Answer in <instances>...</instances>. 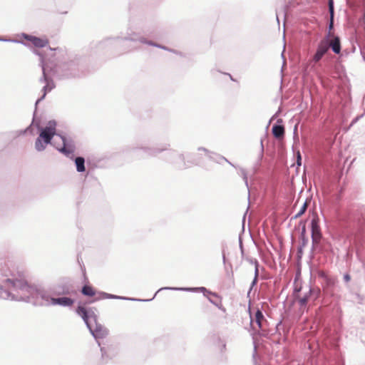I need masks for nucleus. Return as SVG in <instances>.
Returning <instances> with one entry per match:
<instances>
[{"instance_id": "nucleus-19", "label": "nucleus", "mask_w": 365, "mask_h": 365, "mask_svg": "<svg viewBox=\"0 0 365 365\" xmlns=\"http://www.w3.org/2000/svg\"><path fill=\"white\" fill-rule=\"evenodd\" d=\"M36 110H37V106H35V110H34V114H33V118H32V121H31V123L26 128H25L24 130H21L19 131V134L20 135H24V134H26V133H29L30 135H34V126H35L37 130H38V125H41V120L39 119H37L36 118Z\"/></svg>"}, {"instance_id": "nucleus-34", "label": "nucleus", "mask_w": 365, "mask_h": 365, "mask_svg": "<svg viewBox=\"0 0 365 365\" xmlns=\"http://www.w3.org/2000/svg\"><path fill=\"white\" fill-rule=\"evenodd\" d=\"M213 344L216 346H219L220 344H221L224 340L221 339V337L215 334H213L212 336Z\"/></svg>"}, {"instance_id": "nucleus-38", "label": "nucleus", "mask_w": 365, "mask_h": 365, "mask_svg": "<svg viewBox=\"0 0 365 365\" xmlns=\"http://www.w3.org/2000/svg\"><path fill=\"white\" fill-rule=\"evenodd\" d=\"M312 289L315 292H314L313 293H312V297L314 298V299H317V298L319 297L320 294H321V291L318 288H314L312 287Z\"/></svg>"}, {"instance_id": "nucleus-30", "label": "nucleus", "mask_w": 365, "mask_h": 365, "mask_svg": "<svg viewBox=\"0 0 365 365\" xmlns=\"http://www.w3.org/2000/svg\"><path fill=\"white\" fill-rule=\"evenodd\" d=\"M255 320L259 329H262V321L265 320L262 311L257 308L255 314Z\"/></svg>"}, {"instance_id": "nucleus-26", "label": "nucleus", "mask_w": 365, "mask_h": 365, "mask_svg": "<svg viewBox=\"0 0 365 365\" xmlns=\"http://www.w3.org/2000/svg\"><path fill=\"white\" fill-rule=\"evenodd\" d=\"M187 160L186 161L188 168L191 166H200L202 163V158L195 153H189L187 154Z\"/></svg>"}, {"instance_id": "nucleus-16", "label": "nucleus", "mask_w": 365, "mask_h": 365, "mask_svg": "<svg viewBox=\"0 0 365 365\" xmlns=\"http://www.w3.org/2000/svg\"><path fill=\"white\" fill-rule=\"evenodd\" d=\"M312 244H315L316 240L322 237L318 217H314L310 222Z\"/></svg>"}, {"instance_id": "nucleus-11", "label": "nucleus", "mask_w": 365, "mask_h": 365, "mask_svg": "<svg viewBox=\"0 0 365 365\" xmlns=\"http://www.w3.org/2000/svg\"><path fill=\"white\" fill-rule=\"evenodd\" d=\"M331 37L330 31H328L326 36L319 41L316 52L310 59L311 63H313L314 64L319 63L324 55L329 52V40Z\"/></svg>"}, {"instance_id": "nucleus-29", "label": "nucleus", "mask_w": 365, "mask_h": 365, "mask_svg": "<svg viewBox=\"0 0 365 365\" xmlns=\"http://www.w3.org/2000/svg\"><path fill=\"white\" fill-rule=\"evenodd\" d=\"M31 43L36 48H43L48 43V40L34 36Z\"/></svg>"}, {"instance_id": "nucleus-20", "label": "nucleus", "mask_w": 365, "mask_h": 365, "mask_svg": "<svg viewBox=\"0 0 365 365\" xmlns=\"http://www.w3.org/2000/svg\"><path fill=\"white\" fill-rule=\"evenodd\" d=\"M272 133L273 136L277 138H281L284 135V126L283 125L282 119L279 118L273 125L272 128Z\"/></svg>"}, {"instance_id": "nucleus-10", "label": "nucleus", "mask_w": 365, "mask_h": 365, "mask_svg": "<svg viewBox=\"0 0 365 365\" xmlns=\"http://www.w3.org/2000/svg\"><path fill=\"white\" fill-rule=\"evenodd\" d=\"M98 345L100 347L101 359L105 363L113 359L118 353V346L110 341H98Z\"/></svg>"}, {"instance_id": "nucleus-42", "label": "nucleus", "mask_w": 365, "mask_h": 365, "mask_svg": "<svg viewBox=\"0 0 365 365\" xmlns=\"http://www.w3.org/2000/svg\"><path fill=\"white\" fill-rule=\"evenodd\" d=\"M259 262L257 259H255V277L258 278L259 276Z\"/></svg>"}, {"instance_id": "nucleus-62", "label": "nucleus", "mask_w": 365, "mask_h": 365, "mask_svg": "<svg viewBox=\"0 0 365 365\" xmlns=\"http://www.w3.org/2000/svg\"><path fill=\"white\" fill-rule=\"evenodd\" d=\"M276 19H277V21L278 24H279V17H278L277 13L276 14Z\"/></svg>"}, {"instance_id": "nucleus-35", "label": "nucleus", "mask_w": 365, "mask_h": 365, "mask_svg": "<svg viewBox=\"0 0 365 365\" xmlns=\"http://www.w3.org/2000/svg\"><path fill=\"white\" fill-rule=\"evenodd\" d=\"M296 155V165L297 167H300L302 165V155L299 150L295 152Z\"/></svg>"}, {"instance_id": "nucleus-3", "label": "nucleus", "mask_w": 365, "mask_h": 365, "mask_svg": "<svg viewBox=\"0 0 365 365\" xmlns=\"http://www.w3.org/2000/svg\"><path fill=\"white\" fill-rule=\"evenodd\" d=\"M76 313L85 322L93 338L98 341L99 339L106 338L109 333L108 329L98 322V316L95 313L96 308L78 306Z\"/></svg>"}, {"instance_id": "nucleus-24", "label": "nucleus", "mask_w": 365, "mask_h": 365, "mask_svg": "<svg viewBox=\"0 0 365 365\" xmlns=\"http://www.w3.org/2000/svg\"><path fill=\"white\" fill-rule=\"evenodd\" d=\"M314 291L312 289V287H309V291L303 295V297H300L299 296L295 299L299 304L300 309H305L308 304V302L312 298V293Z\"/></svg>"}, {"instance_id": "nucleus-53", "label": "nucleus", "mask_w": 365, "mask_h": 365, "mask_svg": "<svg viewBox=\"0 0 365 365\" xmlns=\"http://www.w3.org/2000/svg\"><path fill=\"white\" fill-rule=\"evenodd\" d=\"M160 48L163 49V50H165V51H171V48H168V47H167L165 46H163V45L162 47H160Z\"/></svg>"}, {"instance_id": "nucleus-59", "label": "nucleus", "mask_w": 365, "mask_h": 365, "mask_svg": "<svg viewBox=\"0 0 365 365\" xmlns=\"http://www.w3.org/2000/svg\"><path fill=\"white\" fill-rule=\"evenodd\" d=\"M327 282L329 284H331L334 283V282L331 279H327Z\"/></svg>"}, {"instance_id": "nucleus-6", "label": "nucleus", "mask_w": 365, "mask_h": 365, "mask_svg": "<svg viewBox=\"0 0 365 365\" xmlns=\"http://www.w3.org/2000/svg\"><path fill=\"white\" fill-rule=\"evenodd\" d=\"M34 53L39 56L40 59V66L42 69V76L40 78L39 81L41 83H44L45 86L42 88L41 92L42 96L39 97L35 103V106L42 101L46 96L47 93L51 91L55 87V83L51 76V69L48 70V66L45 63V59L43 55L36 49H34Z\"/></svg>"}, {"instance_id": "nucleus-32", "label": "nucleus", "mask_w": 365, "mask_h": 365, "mask_svg": "<svg viewBox=\"0 0 365 365\" xmlns=\"http://www.w3.org/2000/svg\"><path fill=\"white\" fill-rule=\"evenodd\" d=\"M238 174L242 177V180L245 182V185L248 191V199L250 200V186L248 183V177H247V173L245 169L242 168H239V173Z\"/></svg>"}, {"instance_id": "nucleus-61", "label": "nucleus", "mask_w": 365, "mask_h": 365, "mask_svg": "<svg viewBox=\"0 0 365 365\" xmlns=\"http://www.w3.org/2000/svg\"><path fill=\"white\" fill-rule=\"evenodd\" d=\"M361 53L362 54L363 58L365 61V53H363L361 51Z\"/></svg>"}, {"instance_id": "nucleus-47", "label": "nucleus", "mask_w": 365, "mask_h": 365, "mask_svg": "<svg viewBox=\"0 0 365 365\" xmlns=\"http://www.w3.org/2000/svg\"><path fill=\"white\" fill-rule=\"evenodd\" d=\"M0 41H12V42H16V43H22L24 45H26L25 43H24L22 41H19V40H11V39H5L2 37H0Z\"/></svg>"}, {"instance_id": "nucleus-25", "label": "nucleus", "mask_w": 365, "mask_h": 365, "mask_svg": "<svg viewBox=\"0 0 365 365\" xmlns=\"http://www.w3.org/2000/svg\"><path fill=\"white\" fill-rule=\"evenodd\" d=\"M70 159L74 161L76 171L78 173H83L86 171V166H85V158L82 156H78L75 157L74 155H72L70 157Z\"/></svg>"}, {"instance_id": "nucleus-50", "label": "nucleus", "mask_w": 365, "mask_h": 365, "mask_svg": "<svg viewBox=\"0 0 365 365\" xmlns=\"http://www.w3.org/2000/svg\"><path fill=\"white\" fill-rule=\"evenodd\" d=\"M222 262L225 265V270H227V268L226 267L227 259H226L225 254V249H222Z\"/></svg>"}, {"instance_id": "nucleus-49", "label": "nucleus", "mask_w": 365, "mask_h": 365, "mask_svg": "<svg viewBox=\"0 0 365 365\" xmlns=\"http://www.w3.org/2000/svg\"><path fill=\"white\" fill-rule=\"evenodd\" d=\"M343 279L346 283H348L351 280V276L349 273H345L343 276Z\"/></svg>"}, {"instance_id": "nucleus-33", "label": "nucleus", "mask_w": 365, "mask_h": 365, "mask_svg": "<svg viewBox=\"0 0 365 365\" xmlns=\"http://www.w3.org/2000/svg\"><path fill=\"white\" fill-rule=\"evenodd\" d=\"M307 210V200H305V202L303 203L302 206L301 207L300 210L298 211V212L294 216H293L291 218V220H296V219L300 217L302 215H303L305 213Z\"/></svg>"}, {"instance_id": "nucleus-5", "label": "nucleus", "mask_w": 365, "mask_h": 365, "mask_svg": "<svg viewBox=\"0 0 365 365\" xmlns=\"http://www.w3.org/2000/svg\"><path fill=\"white\" fill-rule=\"evenodd\" d=\"M55 120H48L45 127L38 125L39 133L35 141V149L38 152L43 151L48 145H53V137L58 135Z\"/></svg>"}, {"instance_id": "nucleus-41", "label": "nucleus", "mask_w": 365, "mask_h": 365, "mask_svg": "<svg viewBox=\"0 0 365 365\" xmlns=\"http://www.w3.org/2000/svg\"><path fill=\"white\" fill-rule=\"evenodd\" d=\"M146 45L154 46V47L159 48H160V47L163 46V45L159 44L158 43H155V42H154L153 41H150V40H148L147 41Z\"/></svg>"}, {"instance_id": "nucleus-21", "label": "nucleus", "mask_w": 365, "mask_h": 365, "mask_svg": "<svg viewBox=\"0 0 365 365\" xmlns=\"http://www.w3.org/2000/svg\"><path fill=\"white\" fill-rule=\"evenodd\" d=\"M53 306L59 305L63 307H71L75 303V299L68 297H61L52 299Z\"/></svg>"}, {"instance_id": "nucleus-52", "label": "nucleus", "mask_w": 365, "mask_h": 365, "mask_svg": "<svg viewBox=\"0 0 365 365\" xmlns=\"http://www.w3.org/2000/svg\"><path fill=\"white\" fill-rule=\"evenodd\" d=\"M224 74L227 75V76L230 77V80H231L232 81H234V82L237 81V80H236L235 78H234L232 77V76L230 73H224Z\"/></svg>"}, {"instance_id": "nucleus-28", "label": "nucleus", "mask_w": 365, "mask_h": 365, "mask_svg": "<svg viewBox=\"0 0 365 365\" xmlns=\"http://www.w3.org/2000/svg\"><path fill=\"white\" fill-rule=\"evenodd\" d=\"M211 297V295L207 294L206 297L212 304L217 307L220 310L225 312L226 309L222 305L221 297L218 294V297H215L216 298L215 299H212Z\"/></svg>"}, {"instance_id": "nucleus-51", "label": "nucleus", "mask_w": 365, "mask_h": 365, "mask_svg": "<svg viewBox=\"0 0 365 365\" xmlns=\"http://www.w3.org/2000/svg\"><path fill=\"white\" fill-rule=\"evenodd\" d=\"M254 342V353H253V358L255 357V356L257 355V347H256V344H255V341H253Z\"/></svg>"}, {"instance_id": "nucleus-9", "label": "nucleus", "mask_w": 365, "mask_h": 365, "mask_svg": "<svg viewBox=\"0 0 365 365\" xmlns=\"http://www.w3.org/2000/svg\"><path fill=\"white\" fill-rule=\"evenodd\" d=\"M166 151L164 160L167 163L172 164L178 170H182L188 168L184 154L179 153L177 150L170 149V148Z\"/></svg>"}, {"instance_id": "nucleus-7", "label": "nucleus", "mask_w": 365, "mask_h": 365, "mask_svg": "<svg viewBox=\"0 0 365 365\" xmlns=\"http://www.w3.org/2000/svg\"><path fill=\"white\" fill-rule=\"evenodd\" d=\"M122 40L125 41H131L135 43V46L132 48V49H135L138 48L137 43H143L146 44L148 39L142 36L140 33L133 31L131 29H128L127 30L126 36L124 37H120L119 36L116 37H108L99 43V48H105L106 46L112 43V42L115 40Z\"/></svg>"}, {"instance_id": "nucleus-56", "label": "nucleus", "mask_w": 365, "mask_h": 365, "mask_svg": "<svg viewBox=\"0 0 365 365\" xmlns=\"http://www.w3.org/2000/svg\"><path fill=\"white\" fill-rule=\"evenodd\" d=\"M229 165H230L231 166H232L233 168H237V167L234 165L232 163H231L230 160H227V161H226Z\"/></svg>"}, {"instance_id": "nucleus-4", "label": "nucleus", "mask_w": 365, "mask_h": 365, "mask_svg": "<svg viewBox=\"0 0 365 365\" xmlns=\"http://www.w3.org/2000/svg\"><path fill=\"white\" fill-rule=\"evenodd\" d=\"M341 219L356 235H361L365 227V207L351 205L341 214Z\"/></svg>"}, {"instance_id": "nucleus-45", "label": "nucleus", "mask_w": 365, "mask_h": 365, "mask_svg": "<svg viewBox=\"0 0 365 365\" xmlns=\"http://www.w3.org/2000/svg\"><path fill=\"white\" fill-rule=\"evenodd\" d=\"M238 240H239V247H240L242 255H243L244 254V246H243L242 238L241 237V235H240Z\"/></svg>"}, {"instance_id": "nucleus-40", "label": "nucleus", "mask_w": 365, "mask_h": 365, "mask_svg": "<svg viewBox=\"0 0 365 365\" xmlns=\"http://www.w3.org/2000/svg\"><path fill=\"white\" fill-rule=\"evenodd\" d=\"M304 247L305 246H302V245H299V246L298 247L297 252V257L298 259H301L304 253L303 249Z\"/></svg>"}, {"instance_id": "nucleus-1", "label": "nucleus", "mask_w": 365, "mask_h": 365, "mask_svg": "<svg viewBox=\"0 0 365 365\" xmlns=\"http://www.w3.org/2000/svg\"><path fill=\"white\" fill-rule=\"evenodd\" d=\"M51 289L29 284L24 279L3 277L0 281V298L31 303L34 306L49 307L54 299Z\"/></svg>"}, {"instance_id": "nucleus-39", "label": "nucleus", "mask_w": 365, "mask_h": 365, "mask_svg": "<svg viewBox=\"0 0 365 365\" xmlns=\"http://www.w3.org/2000/svg\"><path fill=\"white\" fill-rule=\"evenodd\" d=\"M257 282H258V278L254 277V279H252V282H251L250 289L247 292L248 297L250 296V294L251 291L252 290L253 287L257 285Z\"/></svg>"}, {"instance_id": "nucleus-57", "label": "nucleus", "mask_w": 365, "mask_h": 365, "mask_svg": "<svg viewBox=\"0 0 365 365\" xmlns=\"http://www.w3.org/2000/svg\"><path fill=\"white\" fill-rule=\"evenodd\" d=\"M170 52H172V53H176V54H180V52L175 50V49H173L171 48V51H169Z\"/></svg>"}, {"instance_id": "nucleus-27", "label": "nucleus", "mask_w": 365, "mask_h": 365, "mask_svg": "<svg viewBox=\"0 0 365 365\" xmlns=\"http://www.w3.org/2000/svg\"><path fill=\"white\" fill-rule=\"evenodd\" d=\"M81 292L83 296L89 297H94L98 293L96 289L88 284H85L82 287Z\"/></svg>"}, {"instance_id": "nucleus-46", "label": "nucleus", "mask_w": 365, "mask_h": 365, "mask_svg": "<svg viewBox=\"0 0 365 365\" xmlns=\"http://www.w3.org/2000/svg\"><path fill=\"white\" fill-rule=\"evenodd\" d=\"M248 312H249L250 317V327H251V329H255V328L253 327V321H254V319L252 318V312H251L250 306L248 307Z\"/></svg>"}, {"instance_id": "nucleus-43", "label": "nucleus", "mask_w": 365, "mask_h": 365, "mask_svg": "<svg viewBox=\"0 0 365 365\" xmlns=\"http://www.w3.org/2000/svg\"><path fill=\"white\" fill-rule=\"evenodd\" d=\"M21 36H22V37H23L25 40H26V41H29V42H31V41H32V39H33V38H34V36H33V35H30V34H25V33H23V34H21Z\"/></svg>"}, {"instance_id": "nucleus-15", "label": "nucleus", "mask_w": 365, "mask_h": 365, "mask_svg": "<svg viewBox=\"0 0 365 365\" xmlns=\"http://www.w3.org/2000/svg\"><path fill=\"white\" fill-rule=\"evenodd\" d=\"M318 250V251L324 255L333 253V247L331 242L323 237L316 240L315 244L312 245V250Z\"/></svg>"}, {"instance_id": "nucleus-44", "label": "nucleus", "mask_w": 365, "mask_h": 365, "mask_svg": "<svg viewBox=\"0 0 365 365\" xmlns=\"http://www.w3.org/2000/svg\"><path fill=\"white\" fill-rule=\"evenodd\" d=\"M363 115H359L354 118L349 125V128L352 127L355 123L358 122V120L362 118Z\"/></svg>"}, {"instance_id": "nucleus-48", "label": "nucleus", "mask_w": 365, "mask_h": 365, "mask_svg": "<svg viewBox=\"0 0 365 365\" xmlns=\"http://www.w3.org/2000/svg\"><path fill=\"white\" fill-rule=\"evenodd\" d=\"M219 348L220 352H224L226 350V342L224 341L221 344H219Z\"/></svg>"}, {"instance_id": "nucleus-22", "label": "nucleus", "mask_w": 365, "mask_h": 365, "mask_svg": "<svg viewBox=\"0 0 365 365\" xmlns=\"http://www.w3.org/2000/svg\"><path fill=\"white\" fill-rule=\"evenodd\" d=\"M307 220H300L299 223V228H300V235H299V240H300V245H302V246H307L309 242V238L307 236Z\"/></svg>"}, {"instance_id": "nucleus-55", "label": "nucleus", "mask_w": 365, "mask_h": 365, "mask_svg": "<svg viewBox=\"0 0 365 365\" xmlns=\"http://www.w3.org/2000/svg\"><path fill=\"white\" fill-rule=\"evenodd\" d=\"M229 165H230L231 166H232L233 168H237V167L234 165L232 163H231L230 160H227V161H226Z\"/></svg>"}, {"instance_id": "nucleus-8", "label": "nucleus", "mask_w": 365, "mask_h": 365, "mask_svg": "<svg viewBox=\"0 0 365 365\" xmlns=\"http://www.w3.org/2000/svg\"><path fill=\"white\" fill-rule=\"evenodd\" d=\"M170 147L169 143H163L159 146H149L145 140H140L131 145L129 148L130 150H141L145 157H156L158 154L165 151Z\"/></svg>"}, {"instance_id": "nucleus-54", "label": "nucleus", "mask_w": 365, "mask_h": 365, "mask_svg": "<svg viewBox=\"0 0 365 365\" xmlns=\"http://www.w3.org/2000/svg\"><path fill=\"white\" fill-rule=\"evenodd\" d=\"M260 145H261V152L262 153L264 152V145H263V140H262V139L260 141Z\"/></svg>"}, {"instance_id": "nucleus-37", "label": "nucleus", "mask_w": 365, "mask_h": 365, "mask_svg": "<svg viewBox=\"0 0 365 365\" xmlns=\"http://www.w3.org/2000/svg\"><path fill=\"white\" fill-rule=\"evenodd\" d=\"M302 290V287L299 286L298 287L297 285L294 286V289H293V295H294V299L297 298L299 295V292H301Z\"/></svg>"}, {"instance_id": "nucleus-31", "label": "nucleus", "mask_w": 365, "mask_h": 365, "mask_svg": "<svg viewBox=\"0 0 365 365\" xmlns=\"http://www.w3.org/2000/svg\"><path fill=\"white\" fill-rule=\"evenodd\" d=\"M328 10L329 14V29L333 27V21L334 18V0H328Z\"/></svg>"}, {"instance_id": "nucleus-14", "label": "nucleus", "mask_w": 365, "mask_h": 365, "mask_svg": "<svg viewBox=\"0 0 365 365\" xmlns=\"http://www.w3.org/2000/svg\"><path fill=\"white\" fill-rule=\"evenodd\" d=\"M162 290H175V291H184L188 292H201L203 294L205 297H207V294H210L213 297H218V294L216 292H213L209 289H207L205 287H164L160 288L154 294L153 299L155 297L157 294Z\"/></svg>"}, {"instance_id": "nucleus-12", "label": "nucleus", "mask_w": 365, "mask_h": 365, "mask_svg": "<svg viewBox=\"0 0 365 365\" xmlns=\"http://www.w3.org/2000/svg\"><path fill=\"white\" fill-rule=\"evenodd\" d=\"M56 136H58L62 140V146H56V149L67 158H70L71 156L74 155L73 153L76 150L74 141L71 138H68L65 135L61 133H58Z\"/></svg>"}, {"instance_id": "nucleus-36", "label": "nucleus", "mask_w": 365, "mask_h": 365, "mask_svg": "<svg viewBox=\"0 0 365 365\" xmlns=\"http://www.w3.org/2000/svg\"><path fill=\"white\" fill-rule=\"evenodd\" d=\"M293 139H294V141L295 143H298L299 140V134H298V125L296 124L294 127V130H293Z\"/></svg>"}, {"instance_id": "nucleus-17", "label": "nucleus", "mask_w": 365, "mask_h": 365, "mask_svg": "<svg viewBox=\"0 0 365 365\" xmlns=\"http://www.w3.org/2000/svg\"><path fill=\"white\" fill-rule=\"evenodd\" d=\"M51 289L53 295H69L73 292V287L67 283H58Z\"/></svg>"}, {"instance_id": "nucleus-63", "label": "nucleus", "mask_w": 365, "mask_h": 365, "mask_svg": "<svg viewBox=\"0 0 365 365\" xmlns=\"http://www.w3.org/2000/svg\"><path fill=\"white\" fill-rule=\"evenodd\" d=\"M276 115H277V113H276L275 115H274L271 118V119L269 120V122L275 118Z\"/></svg>"}, {"instance_id": "nucleus-58", "label": "nucleus", "mask_w": 365, "mask_h": 365, "mask_svg": "<svg viewBox=\"0 0 365 365\" xmlns=\"http://www.w3.org/2000/svg\"><path fill=\"white\" fill-rule=\"evenodd\" d=\"M83 277H84V279H85V280H87V277H86V269H85V267H83Z\"/></svg>"}, {"instance_id": "nucleus-13", "label": "nucleus", "mask_w": 365, "mask_h": 365, "mask_svg": "<svg viewBox=\"0 0 365 365\" xmlns=\"http://www.w3.org/2000/svg\"><path fill=\"white\" fill-rule=\"evenodd\" d=\"M97 297H95L93 299H91L88 301V304L94 303L95 302L105 299H120V300H125V301H134V302H150L153 299V298L148 299H137V298H133V297H123V296H119L115 295L113 294H109L103 291H99L97 293Z\"/></svg>"}, {"instance_id": "nucleus-64", "label": "nucleus", "mask_w": 365, "mask_h": 365, "mask_svg": "<svg viewBox=\"0 0 365 365\" xmlns=\"http://www.w3.org/2000/svg\"><path fill=\"white\" fill-rule=\"evenodd\" d=\"M229 266H230V269H232V264H231V263H229Z\"/></svg>"}, {"instance_id": "nucleus-23", "label": "nucleus", "mask_w": 365, "mask_h": 365, "mask_svg": "<svg viewBox=\"0 0 365 365\" xmlns=\"http://www.w3.org/2000/svg\"><path fill=\"white\" fill-rule=\"evenodd\" d=\"M329 46L335 54H339L341 51L340 37L334 35L332 39L329 40Z\"/></svg>"}, {"instance_id": "nucleus-60", "label": "nucleus", "mask_w": 365, "mask_h": 365, "mask_svg": "<svg viewBox=\"0 0 365 365\" xmlns=\"http://www.w3.org/2000/svg\"><path fill=\"white\" fill-rule=\"evenodd\" d=\"M255 259H252V258H251V259H249V262H250V263H252V264H255Z\"/></svg>"}, {"instance_id": "nucleus-2", "label": "nucleus", "mask_w": 365, "mask_h": 365, "mask_svg": "<svg viewBox=\"0 0 365 365\" xmlns=\"http://www.w3.org/2000/svg\"><path fill=\"white\" fill-rule=\"evenodd\" d=\"M54 51L56 63L51 71L59 79L81 78L86 75L87 65L85 58L77 55H68L63 48H49Z\"/></svg>"}, {"instance_id": "nucleus-18", "label": "nucleus", "mask_w": 365, "mask_h": 365, "mask_svg": "<svg viewBox=\"0 0 365 365\" xmlns=\"http://www.w3.org/2000/svg\"><path fill=\"white\" fill-rule=\"evenodd\" d=\"M197 150L203 151L205 153V155H207V157L208 158V159H210V160H212L217 164H222V163L223 161H227V159L226 158H225L224 156H222L218 153H216L215 152L210 151L204 147H199L197 148Z\"/></svg>"}]
</instances>
